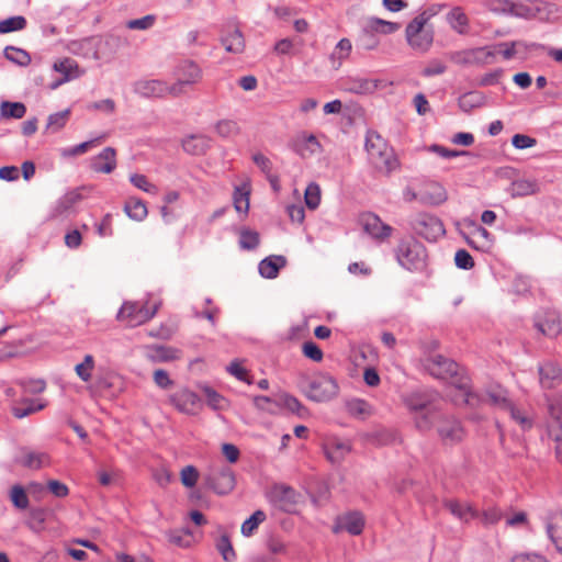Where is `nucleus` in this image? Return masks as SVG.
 Wrapping results in <instances>:
<instances>
[{"instance_id":"nucleus-15","label":"nucleus","mask_w":562,"mask_h":562,"mask_svg":"<svg viewBox=\"0 0 562 562\" xmlns=\"http://www.w3.org/2000/svg\"><path fill=\"white\" fill-rule=\"evenodd\" d=\"M436 396L434 393L414 392L407 396L406 405L411 411L417 413L416 418L423 414H428L429 411H439L435 403Z\"/></svg>"},{"instance_id":"nucleus-1","label":"nucleus","mask_w":562,"mask_h":562,"mask_svg":"<svg viewBox=\"0 0 562 562\" xmlns=\"http://www.w3.org/2000/svg\"><path fill=\"white\" fill-rule=\"evenodd\" d=\"M424 369L434 378L450 381L460 390L461 402L468 405H474L480 402L476 393L470 390V379L465 371L452 359L439 353H428L423 360Z\"/></svg>"},{"instance_id":"nucleus-27","label":"nucleus","mask_w":562,"mask_h":562,"mask_svg":"<svg viewBox=\"0 0 562 562\" xmlns=\"http://www.w3.org/2000/svg\"><path fill=\"white\" fill-rule=\"evenodd\" d=\"M379 80L362 77H349L344 82L346 91L357 94H369L378 89Z\"/></svg>"},{"instance_id":"nucleus-33","label":"nucleus","mask_w":562,"mask_h":562,"mask_svg":"<svg viewBox=\"0 0 562 562\" xmlns=\"http://www.w3.org/2000/svg\"><path fill=\"white\" fill-rule=\"evenodd\" d=\"M540 191L539 183L535 179H518L510 184L512 198H522L536 194Z\"/></svg>"},{"instance_id":"nucleus-63","label":"nucleus","mask_w":562,"mask_h":562,"mask_svg":"<svg viewBox=\"0 0 562 562\" xmlns=\"http://www.w3.org/2000/svg\"><path fill=\"white\" fill-rule=\"evenodd\" d=\"M456 266L463 270H470L474 267V260L469 251L459 249L454 255Z\"/></svg>"},{"instance_id":"nucleus-56","label":"nucleus","mask_w":562,"mask_h":562,"mask_svg":"<svg viewBox=\"0 0 562 562\" xmlns=\"http://www.w3.org/2000/svg\"><path fill=\"white\" fill-rule=\"evenodd\" d=\"M70 114L69 110H64L54 114H50L47 119V125L46 128H52L54 132L59 131L61 127L65 126L68 116Z\"/></svg>"},{"instance_id":"nucleus-38","label":"nucleus","mask_w":562,"mask_h":562,"mask_svg":"<svg viewBox=\"0 0 562 562\" xmlns=\"http://www.w3.org/2000/svg\"><path fill=\"white\" fill-rule=\"evenodd\" d=\"M450 26L462 34L469 24V19L460 7L453 8L447 15Z\"/></svg>"},{"instance_id":"nucleus-55","label":"nucleus","mask_w":562,"mask_h":562,"mask_svg":"<svg viewBox=\"0 0 562 562\" xmlns=\"http://www.w3.org/2000/svg\"><path fill=\"white\" fill-rule=\"evenodd\" d=\"M351 47H352L351 42L348 38H341L337 43L334 52L330 55V58L333 60L337 59L338 66H340L341 61L349 56V54L351 52Z\"/></svg>"},{"instance_id":"nucleus-16","label":"nucleus","mask_w":562,"mask_h":562,"mask_svg":"<svg viewBox=\"0 0 562 562\" xmlns=\"http://www.w3.org/2000/svg\"><path fill=\"white\" fill-rule=\"evenodd\" d=\"M14 462L31 470H38L49 463V457L45 452L33 451L29 448H20Z\"/></svg>"},{"instance_id":"nucleus-42","label":"nucleus","mask_w":562,"mask_h":562,"mask_svg":"<svg viewBox=\"0 0 562 562\" xmlns=\"http://www.w3.org/2000/svg\"><path fill=\"white\" fill-rule=\"evenodd\" d=\"M267 515L263 510H256L249 518H247L241 525V533L245 537H250L258 526L263 522Z\"/></svg>"},{"instance_id":"nucleus-30","label":"nucleus","mask_w":562,"mask_h":562,"mask_svg":"<svg viewBox=\"0 0 562 562\" xmlns=\"http://www.w3.org/2000/svg\"><path fill=\"white\" fill-rule=\"evenodd\" d=\"M561 370L553 362H546L539 367V381L543 389H552L560 381Z\"/></svg>"},{"instance_id":"nucleus-34","label":"nucleus","mask_w":562,"mask_h":562,"mask_svg":"<svg viewBox=\"0 0 562 562\" xmlns=\"http://www.w3.org/2000/svg\"><path fill=\"white\" fill-rule=\"evenodd\" d=\"M379 43L376 31L370 27V20L368 19L358 36L357 47L363 50H373Z\"/></svg>"},{"instance_id":"nucleus-35","label":"nucleus","mask_w":562,"mask_h":562,"mask_svg":"<svg viewBox=\"0 0 562 562\" xmlns=\"http://www.w3.org/2000/svg\"><path fill=\"white\" fill-rule=\"evenodd\" d=\"M351 450V446L345 441L335 440L325 448L327 459L333 463H339Z\"/></svg>"},{"instance_id":"nucleus-53","label":"nucleus","mask_w":562,"mask_h":562,"mask_svg":"<svg viewBox=\"0 0 562 562\" xmlns=\"http://www.w3.org/2000/svg\"><path fill=\"white\" fill-rule=\"evenodd\" d=\"M151 356L155 361L167 362L178 358V350L166 346H155Z\"/></svg>"},{"instance_id":"nucleus-28","label":"nucleus","mask_w":562,"mask_h":562,"mask_svg":"<svg viewBox=\"0 0 562 562\" xmlns=\"http://www.w3.org/2000/svg\"><path fill=\"white\" fill-rule=\"evenodd\" d=\"M476 395L479 396L480 402L475 403L473 406H476L480 403L488 402L491 405L506 411L512 405L507 397V392L499 385L488 387L486 390V398H482L479 394Z\"/></svg>"},{"instance_id":"nucleus-50","label":"nucleus","mask_w":562,"mask_h":562,"mask_svg":"<svg viewBox=\"0 0 562 562\" xmlns=\"http://www.w3.org/2000/svg\"><path fill=\"white\" fill-rule=\"evenodd\" d=\"M93 368V357L91 355H86L83 361L75 367V371L83 382H88L91 379Z\"/></svg>"},{"instance_id":"nucleus-45","label":"nucleus","mask_w":562,"mask_h":562,"mask_svg":"<svg viewBox=\"0 0 562 562\" xmlns=\"http://www.w3.org/2000/svg\"><path fill=\"white\" fill-rule=\"evenodd\" d=\"M26 20L22 15H15L0 21V34L21 31L25 29Z\"/></svg>"},{"instance_id":"nucleus-59","label":"nucleus","mask_w":562,"mask_h":562,"mask_svg":"<svg viewBox=\"0 0 562 562\" xmlns=\"http://www.w3.org/2000/svg\"><path fill=\"white\" fill-rule=\"evenodd\" d=\"M502 10L519 18H529L533 15L532 10L522 3L506 1Z\"/></svg>"},{"instance_id":"nucleus-51","label":"nucleus","mask_w":562,"mask_h":562,"mask_svg":"<svg viewBox=\"0 0 562 562\" xmlns=\"http://www.w3.org/2000/svg\"><path fill=\"white\" fill-rule=\"evenodd\" d=\"M370 27L375 30L376 33L392 34L400 29V24L395 22L385 21L379 18H369Z\"/></svg>"},{"instance_id":"nucleus-54","label":"nucleus","mask_w":562,"mask_h":562,"mask_svg":"<svg viewBox=\"0 0 562 562\" xmlns=\"http://www.w3.org/2000/svg\"><path fill=\"white\" fill-rule=\"evenodd\" d=\"M215 130L221 137H231L239 133L238 124L233 120L218 121Z\"/></svg>"},{"instance_id":"nucleus-18","label":"nucleus","mask_w":562,"mask_h":562,"mask_svg":"<svg viewBox=\"0 0 562 562\" xmlns=\"http://www.w3.org/2000/svg\"><path fill=\"white\" fill-rule=\"evenodd\" d=\"M443 507L451 513L460 521L468 522L473 518H479L480 513L469 503L460 502L454 498L443 501Z\"/></svg>"},{"instance_id":"nucleus-31","label":"nucleus","mask_w":562,"mask_h":562,"mask_svg":"<svg viewBox=\"0 0 562 562\" xmlns=\"http://www.w3.org/2000/svg\"><path fill=\"white\" fill-rule=\"evenodd\" d=\"M211 138L205 135H190L182 140V148L190 155H203L210 148Z\"/></svg>"},{"instance_id":"nucleus-4","label":"nucleus","mask_w":562,"mask_h":562,"mask_svg":"<svg viewBox=\"0 0 562 562\" xmlns=\"http://www.w3.org/2000/svg\"><path fill=\"white\" fill-rule=\"evenodd\" d=\"M297 386L310 401L316 403L330 401L339 391L337 381L327 373H317L312 378L302 376Z\"/></svg>"},{"instance_id":"nucleus-52","label":"nucleus","mask_w":562,"mask_h":562,"mask_svg":"<svg viewBox=\"0 0 562 562\" xmlns=\"http://www.w3.org/2000/svg\"><path fill=\"white\" fill-rule=\"evenodd\" d=\"M44 408L43 404H36L33 400L23 402L22 406H14L12 414L16 418H23Z\"/></svg>"},{"instance_id":"nucleus-48","label":"nucleus","mask_w":562,"mask_h":562,"mask_svg":"<svg viewBox=\"0 0 562 562\" xmlns=\"http://www.w3.org/2000/svg\"><path fill=\"white\" fill-rule=\"evenodd\" d=\"M304 201L310 210H316L321 203V188L317 183L311 182L304 193Z\"/></svg>"},{"instance_id":"nucleus-7","label":"nucleus","mask_w":562,"mask_h":562,"mask_svg":"<svg viewBox=\"0 0 562 562\" xmlns=\"http://www.w3.org/2000/svg\"><path fill=\"white\" fill-rule=\"evenodd\" d=\"M203 481L217 495L229 494L236 485L235 474L226 465L212 468L209 473L203 475Z\"/></svg>"},{"instance_id":"nucleus-13","label":"nucleus","mask_w":562,"mask_h":562,"mask_svg":"<svg viewBox=\"0 0 562 562\" xmlns=\"http://www.w3.org/2000/svg\"><path fill=\"white\" fill-rule=\"evenodd\" d=\"M100 44L101 40L98 37H86L70 41L68 49L74 55L82 56L85 58L100 59Z\"/></svg>"},{"instance_id":"nucleus-24","label":"nucleus","mask_w":562,"mask_h":562,"mask_svg":"<svg viewBox=\"0 0 562 562\" xmlns=\"http://www.w3.org/2000/svg\"><path fill=\"white\" fill-rule=\"evenodd\" d=\"M116 151L113 147H105L91 160V169L95 172L111 173L116 167Z\"/></svg>"},{"instance_id":"nucleus-19","label":"nucleus","mask_w":562,"mask_h":562,"mask_svg":"<svg viewBox=\"0 0 562 562\" xmlns=\"http://www.w3.org/2000/svg\"><path fill=\"white\" fill-rule=\"evenodd\" d=\"M134 91L144 98H162L167 94L168 85L157 79L139 80L135 83Z\"/></svg>"},{"instance_id":"nucleus-57","label":"nucleus","mask_w":562,"mask_h":562,"mask_svg":"<svg viewBox=\"0 0 562 562\" xmlns=\"http://www.w3.org/2000/svg\"><path fill=\"white\" fill-rule=\"evenodd\" d=\"M13 505L19 509H25L29 506V497L24 488L20 485H14L10 493Z\"/></svg>"},{"instance_id":"nucleus-9","label":"nucleus","mask_w":562,"mask_h":562,"mask_svg":"<svg viewBox=\"0 0 562 562\" xmlns=\"http://www.w3.org/2000/svg\"><path fill=\"white\" fill-rule=\"evenodd\" d=\"M157 312V306L148 308L138 302H125L117 313V319L125 322L130 327L139 326L151 319Z\"/></svg>"},{"instance_id":"nucleus-14","label":"nucleus","mask_w":562,"mask_h":562,"mask_svg":"<svg viewBox=\"0 0 562 562\" xmlns=\"http://www.w3.org/2000/svg\"><path fill=\"white\" fill-rule=\"evenodd\" d=\"M225 50L231 54H241L245 50L244 34L237 26L226 25L220 37Z\"/></svg>"},{"instance_id":"nucleus-2","label":"nucleus","mask_w":562,"mask_h":562,"mask_svg":"<svg viewBox=\"0 0 562 562\" xmlns=\"http://www.w3.org/2000/svg\"><path fill=\"white\" fill-rule=\"evenodd\" d=\"M415 425L420 431H428L435 427L445 445H454L461 441L464 435L461 423L440 411H429L428 414L417 416Z\"/></svg>"},{"instance_id":"nucleus-64","label":"nucleus","mask_w":562,"mask_h":562,"mask_svg":"<svg viewBox=\"0 0 562 562\" xmlns=\"http://www.w3.org/2000/svg\"><path fill=\"white\" fill-rule=\"evenodd\" d=\"M547 533L550 540L554 543L557 550L562 554V528L557 525L549 524L547 526Z\"/></svg>"},{"instance_id":"nucleus-37","label":"nucleus","mask_w":562,"mask_h":562,"mask_svg":"<svg viewBox=\"0 0 562 562\" xmlns=\"http://www.w3.org/2000/svg\"><path fill=\"white\" fill-rule=\"evenodd\" d=\"M26 113V106L22 102L3 101L0 105L2 119H22Z\"/></svg>"},{"instance_id":"nucleus-60","label":"nucleus","mask_w":562,"mask_h":562,"mask_svg":"<svg viewBox=\"0 0 562 562\" xmlns=\"http://www.w3.org/2000/svg\"><path fill=\"white\" fill-rule=\"evenodd\" d=\"M429 150L438 154L439 156H441L443 158H453V157H458V156H469V157L475 156L474 154H472L471 151H468V150L449 149L447 147H443V146L437 145V144L431 145L429 147Z\"/></svg>"},{"instance_id":"nucleus-58","label":"nucleus","mask_w":562,"mask_h":562,"mask_svg":"<svg viewBox=\"0 0 562 562\" xmlns=\"http://www.w3.org/2000/svg\"><path fill=\"white\" fill-rule=\"evenodd\" d=\"M302 352L304 357L315 362H321L324 358L322 349L312 340L305 341L302 345Z\"/></svg>"},{"instance_id":"nucleus-26","label":"nucleus","mask_w":562,"mask_h":562,"mask_svg":"<svg viewBox=\"0 0 562 562\" xmlns=\"http://www.w3.org/2000/svg\"><path fill=\"white\" fill-rule=\"evenodd\" d=\"M290 146L301 157H307L314 155L319 149L321 144L314 135L303 133L294 138Z\"/></svg>"},{"instance_id":"nucleus-21","label":"nucleus","mask_w":562,"mask_h":562,"mask_svg":"<svg viewBox=\"0 0 562 562\" xmlns=\"http://www.w3.org/2000/svg\"><path fill=\"white\" fill-rule=\"evenodd\" d=\"M170 402L182 413L194 414L196 406L200 402L199 396L188 390L183 389L170 396Z\"/></svg>"},{"instance_id":"nucleus-40","label":"nucleus","mask_w":562,"mask_h":562,"mask_svg":"<svg viewBox=\"0 0 562 562\" xmlns=\"http://www.w3.org/2000/svg\"><path fill=\"white\" fill-rule=\"evenodd\" d=\"M239 247L244 250H255L260 243L259 233L249 228H241L239 232Z\"/></svg>"},{"instance_id":"nucleus-44","label":"nucleus","mask_w":562,"mask_h":562,"mask_svg":"<svg viewBox=\"0 0 562 562\" xmlns=\"http://www.w3.org/2000/svg\"><path fill=\"white\" fill-rule=\"evenodd\" d=\"M216 549L225 562H234L236 553L227 535H222L216 542Z\"/></svg>"},{"instance_id":"nucleus-20","label":"nucleus","mask_w":562,"mask_h":562,"mask_svg":"<svg viewBox=\"0 0 562 562\" xmlns=\"http://www.w3.org/2000/svg\"><path fill=\"white\" fill-rule=\"evenodd\" d=\"M53 69L57 72L63 74V78L50 83L49 88L52 90H55L60 85L79 77L78 64L71 58H64L61 60L54 63Z\"/></svg>"},{"instance_id":"nucleus-11","label":"nucleus","mask_w":562,"mask_h":562,"mask_svg":"<svg viewBox=\"0 0 562 562\" xmlns=\"http://www.w3.org/2000/svg\"><path fill=\"white\" fill-rule=\"evenodd\" d=\"M360 223L363 231L375 239H385L391 236L393 228L383 223L374 213L368 212L360 216Z\"/></svg>"},{"instance_id":"nucleus-49","label":"nucleus","mask_w":562,"mask_h":562,"mask_svg":"<svg viewBox=\"0 0 562 562\" xmlns=\"http://www.w3.org/2000/svg\"><path fill=\"white\" fill-rule=\"evenodd\" d=\"M496 52L491 49L490 47H477L470 49V56L473 64H490L491 60L495 57Z\"/></svg>"},{"instance_id":"nucleus-3","label":"nucleus","mask_w":562,"mask_h":562,"mask_svg":"<svg viewBox=\"0 0 562 562\" xmlns=\"http://www.w3.org/2000/svg\"><path fill=\"white\" fill-rule=\"evenodd\" d=\"M366 150L373 167L381 173L389 176L400 167L394 150L375 131H368L366 135Z\"/></svg>"},{"instance_id":"nucleus-12","label":"nucleus","mask_w":562,"mask_h":562,"mask_svg":"<svg viewBox=\"0 0 562 562\" xmlns=\"http://www.w3.org/2000/svg\"><path fill=\"white\" fill-rule=\"evenodd\" d=\"M535 327L549 338L557 337L561 330L560 316L555 311H546L535 317Z\"/></svg>"},{"instance_id":"nucleus-32","label":"nucleus","mask_w":562,"mask_h":562,"mask_svg":"<svg viewBox=\"0 0 562 562\" xmlns=\"http://www.w3.org/2000/svg\"><path fill=\"white\" fill-rule=\"evenodd\" d=\"M274 403L277 406L286 408L300 418H304L308 415V409L295 396L289 393L278 395Z\"/></svg>"},{"instance_id":"nucleus-10","label":"nucleus","mask_w":562,"mask_h":562,"mask_svg":"<svg viewBox=\"0 0 562 562\" xmlns=\"http://www.w3.org/2000/svg\"><path fill=\"white\" fill-rule=\"evenodd\" d=\"M299 494L285 484H274L268 492L269 502L284 513H292L297 504Z\"/></svg>"},{"instance_id":"nucleus-5","label":"nucleus","mask_w":562,"mask_h":562,"mask_svg":"<svg viewBox=\"0 0 562 562\" xmlns=\"http://www.w3.org/2000/svg\"><path fill=\"white\" fill-rule=\"evenodd\" d=\"M395 256L397 262L408 271H420L426 267V248L414 237L402 239L395 249Z\"/></svg>"},{"instance_id":"nucleus-43","label":"nucleus","mask_w":562,"mask_h":562,"mask_svg":"<svg viewBox=\"0 0 562 562\" xmlns=\"http://www.w3.org/2000/svg\"><path fill=\"white\" fill-rule=\"evenodd\" d=\"M249 194L248 190H244L240 187H236L233 194L234 207L238 213H244L245 215L249 211Z\"/></svg>"},{"instance_id":"nucleus-47","label":"nucleus","mask_w":562,"mask_h":562,"mask_svg":"<svg viewBox=\"0 0 562 562\" xmlns=\"http://www.w3.org/2000/svg\"><path fill=\"white\" fill-rule=\"evenodd\" d=\"M168 540L180 548H188L192 543V533L188 529L172 530L168 533Z\"/></svg>"},{"instance_id":"nucleus-25","label":"nucleus","mask_w":562,"mask_h":562,"mask_svg":"<svg viewBox=\"0 0 562 562\" xmlns=\"http://www.w3.org/2000/svg\"><path fill=\"white\" fill-rule=\"evenodd\" d=\"M288 260L282 255H271L259 262L258 270L261 277L266 279H274L279 271L284 268Z\"/></svg>"},{"instance_id":"nucleus-23","label":"nucleus","mask_w":562,"mask_h":562,"mask_svg":"<svg viewBox=\"0 0 562 562\" xmlns=\"http://www.w3.org/2000/svg\"><path fill=\"white\" fill-rule=\"evenodd\" d=\"M447 191L437 182L427 184L419 192V202L425 205H440L447 201Z\"/></svg>"},{"instance_id":"nucleus-8","label":"nucleus","mask_w":562,"mask_h":562,"mask_svg":"<svg viewBox=\"0 0 562 562\" xmlns=\"http://www.w3.org/2000/svg\"><path fill=\"white\" fill-rule=\"evenodd\" d=\"M413 231L428 241H436L446 233L443 223L435 215L420 213L412 222Z\"/></svg>"},{"instance_id":"nucleus-6","label":"nucleus","mask_w":562,"mask_h":562,"mask_svg":"<svg viewBox=\"0 0 562 562\" xmlns=\"http://www.w3.org/2000/svg\"><path fill=\"white\" fill-rule=\"evenodd\" d=\"M429 16L426 12L418 14L406 26V40L409 46L418 52H427L434 41L431 30L426 29Z\"/></svg>"},{"instance_id":"nucleus-46","label":"nucleus","mask_w":562,"mask_h":562,"mask_svg":"<svg viewBox=\"0 0 562 562\" xmlns=\"http://www.w3.org/2000/svg\"><path fill=\"white\" fill-rule=\"evenodd\" d=\"M202 391L206 397L207 405L213 409H224L227 406V401L225 397L217 393L214 389L205 385L202 387Z\"/></svg>"},{"instance_id":"nucleus-29","label":"nucleus","mask_w":562,"mask_h":562,"mask_svg":"<svg viewBox=\"0 0 562 562\" xmlns=\"http://www.w3.org/2000/svg\"><path fill=\"white\" fill-rule=\"evenodd\" d=\"M81 199L82 195L77 191L66 193L57 201L56 205L52 210L50 217L59 218L68 214Z\"/></svg>"},{"instance_id":"nucleus-61","label":"nucleus","mask_w":562,"mask_h":562,"mask_svg":"<svg viewBox=\"0 0 562 562\" xmlns=\"http://www.w3.org/2000/svg\"><path fill=\"white\" fill-rule=\"evenodd\" d=\"M125 44V40L119 35L109 34L101 40L100 44V55L102 54V48L105 47L109 49L110 54H114L120 47Z\"/></svg>"},{"instance_id":"nucleus-17","label":"nucleus","mask_w":562,"mask_h":562,"mask_svg":"<svg viewBox=\"0 0 562 562\" xmlns=\"http://www.w3.org/2000/svg\"><path fill=\"white\" fill-rule=\"evenodd\" d=\"M364 528V517L360 512H351L338 518L334 532L346 530L352 536H359Z\"/></svg>"},{"instance_id":"nucleus-22","label":"nucleus","mask_w":562,"mask_h":562,"mask_svg":"<svg viewBox=\"0 0 562 562\" xmlns=\"http://www.w3.org/2000/svg\"><path fill=\"white\" fill-rule=\"evenodd\" d=\"M175 76L181 82L191 86L198 83L201 80L202 70L194 61L183 60L177 66Z\"/></svg>"},{"instance_id":"nucleus-41","label":"nucleus","mask_w":562,"mask_h":562,"mask_svg":"<svg viewBox=\"0 0 562 562\" xmlns=\"http://www.w3.org/2000/svg\"><path fill=\"white\" fill-rule=\"evenodd\" d=\"M4 57L19 66H27L31 63L30 54L14 46H7L3 50Z\"/></svg>"},{"instance_id":"nucleus-62","label":"nucleus","mask_w":562,"mask_h":562,"mask_svg":"<svg viewBox=\"0 0 562 562\" xmlns=\"http://www.w3.org/2000/svg\"><path fill=\"white\" fill-rule=\"evenodd\" d=\"M181 483L186 487H193L199 479V471L193 465H187L181 470Z\"/></svg>"},{"instance_id":"nucleus-36","label":"nucleus","mask_w":562,"mask_h":562,"mask_svg":"<svg viewBox=\"0 0 562 562\" xmlns=\"http://www.w3.org/2000/svg\"><path fill=\"white\" fill-rule=\"evenodd\" d=\"M485 98L479 91H471L462 94L459 98V106L464 112H471L475 108H480L484 104Z\"/></svg>"},{"instance_id":"nucleus-39","label":"nucleus","mask_w":562,"mask_h":562,"mask_svg":"<svg viewBox=\"0 0 562 562\" xmlns=\"http://www.w3.org/2000/svg\"><path fill=\"white\" fill-rule=\"evenodd\" d=\"M124 211L134 221H143L147 216V207L139 199H130L124 205Z\"/></svg>"}]
</instances>
